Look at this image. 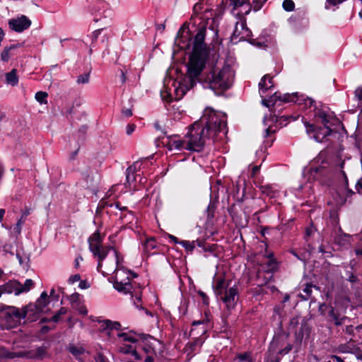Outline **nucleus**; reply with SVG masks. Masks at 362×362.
I'll use <instances>...</instances> for the list:
<instances>
[{
	"label": "nucleus",
	"instance_id": "obj_25",
	"mask_svg": "<svg viewBox=\"0 0 362 362\" xmlns=\"http://www.w3.org/2000/svg\"><path fill=\"white\" fill-rule=\"evenodd\" d=\"M303 288L302 291L305 293L304 296H302V298L303 300H308L309 298H311L312 297V292L313 288H315L317 291L320 290V287L317 286L316 284H314L313 282H306L302 285Z\"/></svg>",
	"mask_w": 362,
	"mask_h": 362
},
{
	"label": "nucleus",
	"instance_id": "obj_7",
	"mask_svg": "<svg viewBox=\"0 0 362 362\" xmlns=\"http://www.w3.org/2000/svg\"><path fill=\"white\" fill-rule=\"evenodd\" d=\"M112 15V11L110 10L104 9L103 12H100V10H98L97 12H95L93 21L95 23L101 22V23L99 25L100 26V28L95 30L94 32H93L91 35V43L90 45V53H92L93 49H97V40L99 37V35L101 34V33L107 27L110 25L111 22L110 16Z\"/></svg>",
	"mask_w": 362,
	"mask_h": 362
},
{
	"label": "nucleus",
	"instance_id": "obj_57",
	"mask_svg": "<svg viewBox=\"0 0 362 362\" xmlns=\"http://www.w3.org/2000/svg\"><path fill=\"white\" fill-rule=\"evenodd\" d=\"M134 349H134V347L129 344H124L119 348L120 352L123 354H132V351Z\"/></svg>",
	"mask_w": 362,
	"mask_h": 362
},
{
	"label": "nucleus",
	"instance_id": "obj_5",
	"mask_svg": "<svg viewBox=\"0 0 362 362\" xmlns=\"http://www.w3.org/2000/svg\"><path fill=\"white\" fill-rule=\"evenodd\" d=\"M267 0H230V4L233 5V10L240 8V11L236 13L237 17L240 21H242L245 16L248 15L251 10L254 11H259L264 4Z\"/></svg>",
	"mask_w": 362,
	"mask_h": 362
},
{
	"label": "nucleus",
	"instance_id": "obj_9",
	"mask_svg": "<svg viewBox=\"0 0 362 362\" xmlns=\"http://www.w3.org/2000/svg\"><path fill=\"white\" fill-rule=\"evenodd\" d=\"M284 99L286 103L293 102L298 105L299 107L303 110L314 107L315 105V101L311 98H308L303 94L296 92L291 94L284 93Z\"/></svg>",
	"mask_w": 362,
	"mask_h": 362
},
{
	"label": "nucleus",
	"instance_id": "obj_63",
	"mask_svg": "<svg viewBox=\"0 0 362 362\" xmlns=\"http://www.w3.org/2000/svg\"><path fill=\"white\" fill-rule=\"evenodd\" d=\"M203 8V4L201 1V0L196 3L193 7V13L194 14H199Z\"/></svg>",
	"mask_w": 362,
	"mask_h": 362
},
{
	"label": "nucleus",
	"instance_id": "obj_64",
	"mask_svg": "<svg viewBox=\"0 0 362 362\" xmlns=\"http://www.w3.org/2000/svg\"><path fill=\"white\" fill-rule=\"evenodd\" d=\"M67 298L70 300L71 303H77L79 300L80 294L78 293H74L71 296H66Z\"/></svg>",
	"mask_w": 362,
	"mask_h": 362
},
{
	"label": "nucleus",
	"instance_id": "obj_19",
	"mask_svg": "<svg viewBox=\"0 0 362 362\" xmlns=\"http://www.w3.org/2000/svg\"><path fill=\"white\" fill-rule=\"evenodd\" d=\"M99 322L102 323L100 327V332H105L106 334L110 337L111 331L112 330H122V325L120 322L117 321H112L110 320H104L100 321Z\"/></svg>",
	"mask_w": 362,
	"mask_h": 362
},
{
	"label": "nucleus",
	"instance_id": "obj_50",
	"mask_svg": "<svg viewBox=\"0 0 362 362\" xmlns=\"http://www.w3.org/2000/svg\"><path fill=\"white\" fill-rule=\"evenodd\" d=\"M203 340L200 337H195L194 341L191 343H189V348L192 351H196L197 347H199L203 344Z\"/></svg>",
	"mask_w": 362,
	"mask_h": 362
},
{
	"label": "nucleus",
	"instance_id": "obj_17",
	"mask_svg": "<svg viewBox=\"0 0 362 362\" xmlns=\"http://www.w3.org/2000/svg\"><path fill=\"white\" fill-rule=\"evenodd\" d=\"M325 317L328 322H333L336 326L341 325L344 323L345 320L347 319V317L346 316L341 317L339 310H337L330 305L328 308Z\"/></svg>",
	"mask_w": 362,
	"mask_h": 362
},
{
	"label": "nucleus",
	"instance_id": "obj_32",
	"mask_svg": "<svg viewBox=\"0 0 362 362\" xmlns=\"http://www.w3.org/2000/svg\"><path fill=\"white\" fill-rule=\"evenodd\" d=\"M279 262L276 259H272L268 260L264 264L265 272L267 274H274L279 270Z\"/></svg>",
	"mask_w": 362,
	"mask_h": 362
},
{
	"label": "nucleus",
	"instance_id": "obj_37",
	"mask_svg": "<svg viewBox=\"0 0 362 362\" xmlns=\"http://www.w3.org/2000/svg\"><path fill=\"white\" fill-rule=\"evenodd\" d=\"M187 253H192L195 248V241L181 240L180 244Z\"/></svg>",
	"mask_w": 362,
	"mask_h": 362
},
{
	"label": "nucleus",
	"instance_id": "obj_16",
	"mask_svg": "<svg viewBox=\"0 0 362 362\" xmlns=\"http://www.w3.org/2000/svg\"><path fill=\"white\" fill-rule=\"evenodd\" d=\"M230 281V280L226 281L224 276H219L214 280L212 288L217 298L222 296L224 291L228 289Z\"/></svg>",
	"mask_w": 362,
	"mask_h": 362
},
{
	"label": "nucleus",
	"instance_id": "obj_41",
	"mask_svg": "<svg viewBox=\"0 0 362 362\" xmlns=\"http://www.w3.org/2000/svg\"><path fill=\"white\" fill-rule=\"evenodd\" d=\"M133 293H134V295L133 296L132 300L134 302V305L135 307L140 310V305H141V291L140 290L135 291L134 290Z\"/></svg>",
	"mask_w": 362,
	"mask_h": 362
},
{
	"label": "nucleus",
	"instance_id": "obj_60",
	"mask_svg": "<svg viewBox=\"0 0 362 362\" xmlns=\"http://www.w3.org/2000/svg\"><path fill=\"white\" fill-rule=\"evenodd\" d=\"M217 244H210L206 243L203 250L205 252H214L217 250Z\"/></svg>",
	"mask_w": 362,
	"mask_h": 362
},
{
	"label": "nucleus",
	"instance_id": "obj_51",
	"mask_svg": "<svg viewBox=\"0 0 362 362\" xmlns=\"http://www.w3.org/2000/svg\"><path fill=\"white\" fill-rule=\"evenodd\" d=\"M115 255L116 259V264L117 267L115 270L122 269L124 270L126 268H124L123 266H121V262H123V257L120 256V253L117 250H115Z\"/></svg>",
	"mask_w": 362,
	"mask_h": 362
},
{
	"label": "nucleus",
	"instance_id": "obj_6",
	"mask_svg": "<svg viewBox=\"0 0 362 362\" xmlns=\"http://www.w3.org/2000/svg\"><path fill=\"white\" fill-rule=\"evenodd\" d=\"M0 315L10 327H17L25 318V312L21 309L13 306L3 305L0 307Z\"/></svg>",
	"mask_w": 362,
	"mask_h": 362
},
{
	"label": "nucleus",
	"instance_id": "obj_48",
	"mask_svg": "<svg viewBox=\"0 0 362 362\" xmlns=\"http://www.w3.org/2000/svg\"><path fill=\"white\" fill-rule=\"evenodd\" d=\"M216 209V206L215 203L210 202L206 210L208 220H211L214 218Z\"/></svg>",
	"mask_w": 362,
	"mask_h": 362
},
{
	"label": "nucleus",
	"instance_id": "obj_30",
	"mask_svg": "<svg viewBox=\"0 0 362 362\" xmlns=\"http://www.w3.org/2000/svg\"><path fill=\"white\" fill-rule=\"evenodd\" d=\"M245 32L247 33L246 36H247V37H248L247 42H249L251 45H255L259 48L267 46V45H266L267 41L262 40H259L258 38H252V33L250 28H246Z\"/></svg>",
	"mask_w": 362,
	"mask_h": 362
},
{
	"label": "nucleus",
	"instance_id": "obj_29",
	"mask_svg": "<svg viewBox=\"0 0 362 362\" xmlns=\"http://www.w3.org/2000/svg\"><path fill=\"white\" fill-rule=\"evenodd\" d=\"M88 247L90 250V245H98V247L102 245L103 242V236L100 233L99 230L95 231L88 239Z\"/></svg>",
	"mask_w": 362,
	"mask_h": 362
},
{
	"label": "nucleus",
	"instance_id": "obj_44",
	"mask_svg": "<svg viewBox=\"0 0 362 362\" xmlns=\"http://www.w3.org/2000/svg\"><path fill=\"white\" fill-rule=\"evenodd\" d=\"M48 97V94L46 92L44 91H38L35 93V99L37 102H39L40 104H47V98Z\"/></svg>",
	"mask_w": 362,
	"mask_h": 362
},
{
	"label": "nucleus",
	"instance_id": "obj_18",
	"mask_svg": "<svg viewBox=\"0 0 362 362\" xmlns=\"http://www.w3.org/2000/svg\"><path fill=\"white\" fill-rule=\"evenodd\" d=\"M129 333H132L135 335H139L141 340L144 343L143 350L146 354H152L156 355V351L155 349V346L151 344L150 341H148V339H155L152 336L148 334H138L134 330H130Z\"/></svg>",
	"mask_w": 362,
	"mask_h": 362
},
{
	"label": "nucleus",
	"instance_id": "obj_4",
	"mask_svg": "<svg viewBox=\"0 0 362 362\" xmlns=\"http://www.w3.org/2000/svg\"><path fill=\"white\" fill-rule=\"evenodd\" d=\"M309 182L318 181L320 185H328L332 177V167L327 159H320L313 162L308 170Z\"/></svg>",
	"mask_w": 362,
	"mask_h": 362
},
{
	"label": "nucleus",
	"instance_id": "obj_61",
	"mask_svg": "<svg viewBox=\"0 0 362 362\" xmlns=\"http://www.w3.org/2000/svg\"><path fill=\"white\" fill-rule=\"evenodd\" d=\"M198 295L202 298V303L205 305H209V298L208 296L202 291L199 290L197 292Z\"/></svg>",
	"mask_w": 362,
	"mask_h": 362
},
{
	"label": "nucleus",
	"instance_id": "obj_53",
	"mask_svg": "<svg viewBox=\"0 0 362 362\" xmlns=\"http://www.w3.org/2000/svg\"><path fill=\"white\" fill-rule=\"evenodd\" d=\"M153 127L156 131L160 132L163 136H168V132L166 130L165 127H163L158 121H156L153 124Z\"/></svg>",
	"mask_w": 362,
	"mask_h": 362
},
{
	"label": "nucleus",
	"instance_id": "obj_1",
	"mask_svg": "<svg viewBox=\"0 0 362 362\" xmlns=\"http://www.w3.org/2000/svg\"><path fill=\"white\" fill-rule=\"evenodd\" d=\"M226 122L211 107H206L199 120L194 122L189 127L185 136L187 141L180 139L178 134L159 136L158 139L169 151L186 149L189 151L201 152L207 144V141L213 144L218 141L219 134L226 128Z\"/></svg>",
	"mask_w": 362,
	"mask_h": 362
},
{
	"label": "nucleus",
	"instance_id": "obj_28",
	"mask_svg": "<svg viewBox=\"0 0 362 362\" xmlns=\"http://www.w3.org/2000/svg\"><path fill=\"white\" fill-rule=\"evenodd\" d=\"M137 162L134 163L132 165H129L126 170V181L129 185H131L136 180L135 173L137 170Z\"/></svg>",
	"mask_w": 362,
	"mask_h": 362
},
{
	"label": "nucleus",
	"instance_id": "obj_27",
	"mask_svg": "<svg viewBox=\"0 0 362 362\" xmlns=\"http://www.w3.org/2000/svg\"><path fill=\"white\" fill-rule=\"evenodd\" d=\"M36 307L43 313L45 307L49 304V296L46 291L42 292L40 297L33 303Z\"/></svg>",
	"mask_w": 362,
	"mask_h": 362
},
{
	"label": "nucleus",
	"instance_id": "obj_10",
	"mask_svg": "<svg viewBox=\"0 0 362 362\" xmlns=\"http://www.w3.org/2000/svg\"><path fill=\"white\" fill-rule=\"evenodd\" d=\"M192 40V33L189 30V23L186 22L177 31L175 43L180 49L186 50L190 48Z\"/></svg>",
	"mask_w": 362,
	"mask_h": 362
},
{
	"label": "nucleus",
	"instance_id": "obj_40",
	"mask_svg": "<svg viewBox=\"0 0 362 362\" xmlns=\"http://www.w3.org/2000/svg\"><path fill=\"white\" fill-rule=\"evenodd\" d=\"M276 132V130H272L271 127H268L265 130V135L264 136L267 139L264 141L265 145L267 146H271L272 145V143L274 141V139H270L271 136Z\"/></svg>",
	"mask_w": 362,
	"mask_h": 362
},
{
	"label": "nucleus",
	"instance_id": "obj_31",
	"mask_svg": "<svg viewBox=\"0 0 362 362\" xmlns=\"http://www.w3.org/2000/svg\"><path fill=\"white\" fill-rule=\"evenodd\" d=\"M281 354L268 348L264 354V362H280L281 360Z\"/></svg>",
	"mask_w": 362,
	"mask_h": 362
},
{
	"label": "nucleus",
	"instance_id": "obj_58",
	"mask_svg": "<svg viewBox=\"0 0 362 362\" xmlns=\"http://www.w3.org/2000/svg\"><path fill=\"white\" fill-rule=\"evenodd\" d=\"M114 205L115 203L105 199H101L99 202V207L103 209L107 207H112Z\"/></svg>",
	"mask_w": 362,
	"mask_h": 362
},
{
	"label": "nucleus",
	"instance_id": "obj_49",
	"mask_svg": "<svg viewBox=\"0 0 362 362\" xmlns=\"http://www.w3.org/2000/svg\"><path fill=\"white\" fill-rule=\"evenodd\" d=\"M90 80V72L85 73L79 75L77 78L76 83L78 84H86L89 82Z\"/></svg>",
	"mask_w": 362,
	"mask_h": 362
},
{
	"label": "nucleus",
	"instance_id": "obj_54",
	"mask_svg": "<svg viewBox=\"0 0 362 362\" xmlns=\"http://www.w3.org/2000/svg\"><path fill=\"white\" fill-rule=\"evenodd\" d=\"M345 0H326L325 8L326 9L329 8V6H337L344 3Z\"/></svg>",
	"mask_w": 362,
	"mask_h": 362
},
{
	"label": "nucleus",
	"instance_id": "obj_42",
	"mask_svg": "<svg viewBox=\"0 0 362 362\" xmlns=\"http://www.w3.org/2000/svg\"><path fill=\"white\" fill-rule=\"evenodd\" d=\"M316 230V228L314 226L313 221H311L310 226L305 228L304 235V239L305 242H308V238L311 237Z\"/></svg>",
	"mask_w": 362,
	"mask_h": 362
},
{
	"label": "nucleus",
	"instance_id": "obj_35",
	"mask_svg": "<svg viewBox=\"0 0 362 362\" xmlns=\"http://www.w3.org/2000/svg\"><path fill=\"white\" fill-rule=\"evenodd\" d=\"M236 360L237 362H255V359L250 351L238 354L236 355Z\"/></svg>",
	"mask_w": 362,
	"mask_h": 362
},
{
	"label": "nucleus",
	"instance_id": "obj_2",
	"mask_svg": "<svg viewBox=\"0 0 362 362\" xmlns=\"http://www.w3.org/2000/svg\"><path fill=\"white\" fill-rule=\"evenodd\" d=\"M206 32V26L203 25L198 29L194 37L192 51L187 64V74L191 79V86L199 83L204 88L223 93L231 87L229 80L225 78L224 71L218 70L216 65L204 71L209 53L204 42Z\"/></svg>",
	"mask_w": 362,
	"mask_h": 362
},
{
	"label": "nucleus",
	"instance_id": "obj_15",
	"mask_svg": "<svg viewBox=\"0 0 362 362\" xmlns=\"http://www.w3.org/2000/svg\"><path fill=\"white\" fill-rule=\"evenodd\" d=\"M23 311L25 312V323L36 322L42 314V312H41L33 303H30L23 306Z\"/></svg>",
	"mask_w": 362,
	"mask_h": 362
},
{
	"label": "nucleus",
	"instance_id": "obj_12",
	"mask_svg": "<svg viewBox=\"0 0 362 362\" xmlns=\"http://www.w3.org/2000/svg\"><path fill=\"white\" fill-rule=\"evenodd\" d=\"M8 27L16 33H22L31 25V21L25 16L22 15L17 18H11L8 22Z\"/></svg>",
	"mask_w": 362,
	"mask_h": 362
},
{
	"label": "nucleus",
	"instance_id": "obj_20",
	"mask_svg": "<svg viewBox=\"0 0 362 362\" xmlns=\"http://www.w3.org/2000/svg\"><path fill=\"white\" fill-rule=\"evenodd\" d=\"M113 287L119 293H122L123 294L129 293L132 298L134 296L133 286L130 282V279L129 277H127V281L125 282L119 281L117 279H115V281L113 282Z\"/></svg>",
	"mask_w": 362,
	"mask_h": 362
},
{
	"label": "nucleus",
	"instance_id": "obj_36",
	"mask_svg": "<svg viewBox=\"0 0 362 362\" xmlns=\"http://www.w3.org/2000/svg\"><path fill=\"white\" fill-rule=\"evenodd\" d=\"M188 77H189V76H188ZM189 86L188 87L186 86V87L183 88V87L180 86V87L177 88L175 89V95H176V99L177 100L182 99V97L186 94L187 91L188 90L194 88V86H195V85H194L193 86H191V79H190V78H189Z\"/></svg>",
	"mask_w": 362,
	"mask_h": 362
},
{
	"label": "nucleus",
	"instance_id": "obj_55",
	"mask_svg": "<svg viewBox=\"0 0 362 362\" xmlns=\"http://www.w3.org/2000/svg\"><path fill=\"white\" fill-rule=\"evenodd\" d=\"M95 362H109L108 358L102 352H97L94 356Z\"/></svg>",
	"mask_w": 362,
	"mask_h": 362
},
{
	"label": "nucleus",
	"instance_id": "obj_3",
	"mask_svg": "<svg viewBox=\"0 0 362 362\" xmlns=\"http://www.w3.org/2000/svg\"><path fill=\"white\" fill-rule=\"evenodd\" d=\"M312 326L309 323V319L303 317L301 320L300 327L295 330L294 339L290 340V333L284 329L281 323L280 327L275 332L273 339L268 348L276 351L281 356L288 354L292 350L295 354H298L306 348L308 340L310 338Z\"/></svg>",
	"mask_w": 362,
	"mask_h": 362
},
{
	"label": "nucleus",
	"instance_id": "obj_8",
	"mask_svg": "<svg viewBox=\"0 0 362 362\" xmlns=\"http://www.w3.org/2000/svg\"><path fill=\"white\" fill-rule=\"evenodd\" d=\"M305 127L308 134L313 138L317 142H325L327 141V136L334 132L329 125L319 126L305 122Z\"/></svg>",
	"mask_w": 362,
	"mask_h": 362
},
{
	"label": "nucleus",
	"instance_id": "obj_34",
	"mask_svg": "<svg viewBox=\"0 0 362 362\" xmlns=\"http://www.w3.org/2000/svg\"><path fill=\"white\" fill-rule=\"evenodd\" d=\"M15 284L17 285V286H18V288H20V289H21L18 291V293H22L29 291L32 288V287H33L35 284L32 279H28L25 281L23 284H21L20 282H19V284Z\"/></svg>",
	"mask_w": 362,
	"mask_h": 362
},
{
	"label": "nucleus",
	"instance_id": "obj_46",
	"mask_svg": "<svg viewBox=\"0 0 362 362\" xmlns=\"http://www.w3.org/2000/svg\"><path fill=\"white\" fill-rule=\"evenodd\" d=\"M282 7L286 11H293L295 9V3L293 0H284Z\"/></svg>",
	"mask_w": 362,
	"mask_h": 362
},
{
	"label": "nucleus",
	"instance_id": "obj_26",
	"mask_svg": "<svg viewBox=\"0 0 362 362\" xmlns=\"http://www.w3.org/2000/svg\"><path fill=\"white\" fill-rule=\"evenodd\" d=\"M5 78L7 84L11 86H17L19 81L17 69H13L11 71L6 73Z\"/></svg>",
	"mask_w": 362,
	"mask_h": 362
},
{
	"label": "nucleus",
	"instance_id": "obj_59",
	"mask_svg": "<svg viewBox=\"0 0 362 362\" xmlns=\"http://www.w3.org/2000/svg\"><path fill=\"white\" fill-rule=\"evenodd\" d=\"M329 305L326 304L325 303H320L318 308V311L320 314L324 317L326 316L327 310H328Z\"/></svg>",
	"mask_w": 362,
	"mask_h": 362
},
{
	"label": "nucleus",
	"instance_id": "obj_43",
	"mask_svg": "<svg viewBox=\"0 0 362 362\" xmlns=\"http://www.w3.org/2000/svg\"><path fill=\"white\" fill-rule=\"evenodd\" d=\"M7 356L10 358H24L28 359V350L19 351L17 352H9Z\"/></svg>",
	"mask_w": 362,
	"mask_h": 362
},
{
	"label": "nucleus",
	"instance_id": "obj_39",
	"mask_svg": "<svg viewBox=\"0 0 362 362\" xmlns=\"http://www.w3.org/2000/svg\"><path fill=\"white\" fill-rule=\"evenodd\" d=\"M259 189L263 194L269 197H274L275 191L272 186L269 185H262L259 187Z\"/></svg>",
	"mask_w": 362,
	"mask_h": 362
},
{
	"label": "nucleus",
	"instance_id": "obj_23",
	"mask_svg": "<svg viewBox=\"0 0 362 362\" xmlns=\"http://www.w3.org/2000/svg\"><path fill=\"white\" fill-rule=\"evenodd\" d=\"M142 245L144 247V252L148 257L154 255L156 252H151V251L158 247L156 239L153 237L146 238L142 243Z\"/></svg>",
	"mask_w": 362,
	"mask_h": 362
},
{
	"label": "nucleus",
	"instance_id": "obj_45",
	"mask_svg": "<svg viewBox=\"0 0 362 362\" xmlns=\"http://www.w3.org/2000/svg\"><path fill=\"white\" fill-rule=\"evenodd\" d=\"M119 338H122L124 341H129L131 343H136L138 339L132 336H129L128 333L119 332L117 334Z\"/></svg>",
	"mask_w": 362,
	"mask_h": 362
},
{
	"label": "nucleus",
	"instance_id": "obj_52",
	"mask_svg": "<svg viewBox=\"0 0 362 362\" xmlns=\"http://www.w3.org/2000/svg\"><path fill=\"white\" fill-rule=\"evenodd\" d=\"M228 212L229 215L231 216L233 220H236L238 216V211L235 204H233L228 208Z\"/></svg>",
	"mask_w": 362,
	"mask_h": 362
},
{
	"label": "nucleus",
	"instance_id": "obj_33",
	"mask_svg": "<svg viewBox=\"0 0 362 362\" xmlns=\"http://www.w3.org/2000/svg\"><path fill=\"white\" fill-rule=\"evenodd\" d=\"M15 284H19L18 281H10L4 286V291L8 293H14L15 295L18 296L21 293H18L20 289Z\"/></svg>",
	"mask_w": 362,
	"mask_h": 362
},
{
	"label": "nucleus",
	"instance_id": "obj_47",
	"mask_svg": "<svg viewBox=\"0 0 362 362\" xmlns=\"http://www.w3.org/2000/svg\"><path fill=\"white\" fill-rule=\"evenodd\" d=\"M11 49H9V46H6L4 48L1 53V60L4 62H8L10 59V52Z\"/></svg>",
	"mask_w": 362,
	"mask_h": 362
},
{
	"label": "nucleus",
	"instance_id": "obj_24",
	"mask_svg": "<svg viewBox=\"0 0 362 362\" xmlns=\"http://www.w3.org/2000/svg\"><path fill=\"white\" fill-rule=\"evenodd\" d=\"M90 252L93 253V257L98 258V262H103L107 257L109 252L103 247V245H90Z\"/></svg>",
	"mask_w": 362,
	"mask_h": 362
},
{
	"label": "nucleus",
	"instance_id": "obj_14",
	"mask_svg": "<svg viewBox=\"0 0 362 362\" xmlns=\"http://www.w3.org/2000/svg\"><path fill=\"white\" fill-rule=\"evenodd\" d=\"M49 346L45 344L37 346L33 349L28 350V359L35 361H42L45 358H50V354L48 351Z\"/></svg>",
	"mask_w": 362,
	"mask_h": 362
},
{
	"label": "nucleus",
	"instance_id": "obj_13",
	"mask_svg": "<svg viewBox=\"0 0 362 362\" xmlns=\"http://www.w3.org/2000/svg\"><path fill=\"white\" fill-rule=\"evenodd\" d=\"M262 103L263 105L268 107L271 112H275L276 107L281 105L283 103H286V102L284 99V93L283 94L279 91H276L268 99L263 98Z\"/></svg>",
	"mask_w": 362,
	"mask_h": 362
},
{
	"label": "nucleus",
	"instance_id": "obj_56",
	"mask_svg": "<svg viewBox=\"0 0 362 362\" xmlns=\"http://www.w3.org/2000/svg\"><path fill=\"white\" fill-rule=\"evenodd\" d=\"M272 230H274V228L272 227L261 226L260 234L265 240H267V238H266V235L269 234L270 231Z\"/></svg>",
	"mask_w": 362,
	"mask_h": 362
},
{
	"label": "nucleus",
	"instance_id": "obj_22",
	"mask_svg": "<svg viewBox=\"0 0 362 362\" xmlns=\"http://www.w3.org/2000/svg\"><path fill=\"white\" fill-rule=\"evenodd\" d=\"M274 86L273 77L269 74L264 75L259 83V92L261 94H265L267 90L273 88Z\"/></svg>",
	"mask_w": 362,
	"mask_h": 362
},
{
	"label": "nucleus",
	"instance_id": "obj_62",
	"mask_svg": "<svg viewBox=\"0 0 362 362\" xmlns=\"http://www.w3.org/2000/svg\"><path fill=\"white\" fill-rule=\"evenodd\" d=\"M300 323H301V322H299V317L296 316V317H293L291 319L289 325L291 328H295L296 330V329H299V328H298V325L299 324L300 325Z\"/></svg>",
	"mask_w": 362,
	"mask_h": 362
},
{
	"label": "nucleus",
	"instance_id": "obj_38",
	"mask_svg": "<svg viewBox=\"0 0 362 362\" xmlns=\"http://www.w3.org/2000/svg\"><path fill=\"white\" fill-rule=\"evenodd\" d=\"M68 351L75 357L82 355L84 353V349L81 346L69 345Z\"/></svg>",
	"mask_w": 362,
	"mask_h": 362
},
{
	"label": "nucleus",
	"instance_id": "obj_11",
	"mask_svg": "<svg viewBox=\"0 0 362 362\" xmlns=\"http://www.w3.org/2000/svg\"><path fill=\"white\" fill-rule=\"evenodd\" d=\"M220 299L225 303L228 311L230 312L233 310L239 300V292L238 288L236 285L230 287L226 291H224L222 296H218Z\"/></svg>",
	"mask_w": 362,
	"mask_h": 362
},
{
	"label": "nucleus",
	"instance_id": "obj_21",
	"mask_svg": "<svg viewBox=\"0 0 362 362\" xmlns=\"http://www.w3.org/2000/svg\"><path fill=\"white\" fill-rule=\"evenodd\" d=\"M313 112L315 122H320L322 125H329L331 116L326 110L315 106Z\"/></svg>",
	"mask_w": 362,
	"mask_h": 362
}]
</instances>
